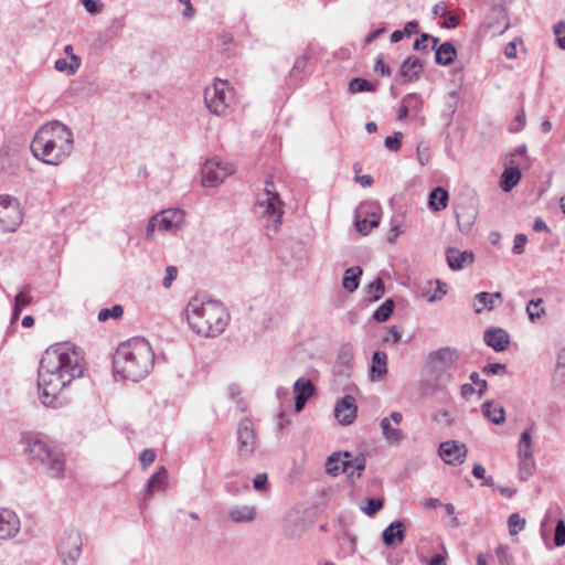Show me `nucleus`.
<instances>
[{
    "label": "nucleus",
    "mask_w": 565,
    "mask_h": 565,
    "mask_svg": "<svg viewBox=\"0 0 565 565\" xmlns=\"http://www.w3.org/2000/svg\"><path fill=\"white\" fill-rule=\"evenodd\" d=\"M84 358L71 343H56L47 348L40 361L38 386L45 406H56L58 394L74 379L83 375Z\"/></svg>",
    "instance_id": "f257e3e1"
},
{
    "label": "nucleus",
    "mask_w": 565,
    "mask_h": 565,
    "mask_svg": "<svg viewBox=\"0 0 565 565\" xmlns=\"http://www.w3.org/2000/svg\"><path fill=\"white\" fill-rule=\"evenodd\" d=\"M74 149L72 129L60 120L43 124L35 132L30 150L42 162L58 166L67 159Z\"/></svg>",
    "instance_id": "f03ea898"
},
{
    "label": "nucleus",
    "mask_w": 565,
    "mask_h": 565,
    "mask_svg": "<svg viewBox=\"0 0 565 565\" xmlns=\"http://www.w3.org/2000/svg\"><path fill=\"white\" fill-rule=\"evenodd\" d=\"M153 363L152 348L145 338H132L119 344L113 358L114 372L134 382L146 377Z\"/></svg>",
    "instance_id": "7ed1b4c3"
},
{
    "label": "nucleus",
    "mask_w": 565,
    "mask_h": 565,
    "mask_svg": "<svg viewBox=\"0 0 565 565\" xmlns=\"http://www.w3.org/2000/svg\"><path fill=\"white\" fill-rule=\"evenodd\" d=\"M186 319L194 332L214 338L225 330L230 315L222 302L195 297L186 305Z\"/></svg>",
    "instance_id": "20e7f679"
},
{
    "label": "nucleus",
    "mask_w": 565,
    "mask_h": 565,
    "mask_svg": "<svg viewBox=\"0 0 565 565\" xmlns=\"http://www.w3.org/2000/svg\"><path fill=\"white\" fill-rule=\"evenodd\" d=\"M282 206L284 202L275 190L274 183L266 181L264 191L258 195L254 209L260 215L266 235L269 237L280 230L284 215Z\"/></svg>",
    "instance_id": "39448f33"
},
{
    "label": "nucleus",
    "mask_w": 565,
    "mask_h": 565,
    "mask_svg": "<svg viewBox=\"0 0 565 565\" xmlns=\"http://www.w3.org/2000/svg\"><path fill=\"white\" fill-rule=\"evenodd\" d=\"M25 450L30 460L40 465L50 478L64 477L65 456L56 447L39 437H31Z\"/></svg>",
    "instance_id": "423d86ee"
},
{
    "label": "nucleus",
    "mask_w": 565,
    "mask_h": 565,
    "mask_svg": "<svg viewBox=\"0 0 565 565\" xmlns=\"http://www.w3.org/2000/svg\"><path fill=\"white\" fill-rule=\"evenodd\" d=\"M458 360L459 354L456 349L444 347L428 354L427 367L437 380L451 381Z\"/></svg>",
    "instance_id": "0eeeda50"
},
{
    "label": "nucleus",
    "mask_w": 565,
    "mask_h": 565,
    "mask_svg": "<svg viewBox=\"0 0 565 565\" xmlns=\"http://www.w3.org/2000/svg\"><path fill=\"white\" fill-rule=\"evenodd\" d=\"M233 100L227 81L216 79L204 89V103L210 113L225 116Z\"/></svg>",
    "instance_id": "6e6552de"
},
{
    "label": "nucleus",
    "mask_w": 565,
    "mask_h": 565,
    "mask_svg": "<svg viewBox=\"0 0 565 565\" xmlns=\"http://www.w3.org/2000/svg\"><path fill=\"white\" fill-rule=\"evenodd\" d=\"M349 468H354L358 470V477L361 476V472L365 469V457L363 454H360L353 457L349 451L344 452H334L332 454L327 462L326 470L328 473L332 476H338L340 473H347L349 478L353 477V472H349Z\"/></svg>",
    "instance_id": "1a4fd4ad"
},
{
    "label": "nucleus",
    "mask_w": 565,
    "mask_h": 565,
    "mask_svg": "<svg viewBox=\"0 0 565 565\" xmlns=\"http://www.w3.org/2000/svg\"><path fill=\"white\" fill-rule=\"evenodd\" d=\"M184 223V212L180 209L164 210L152 216L147 225V238H151L156 228L161 232H175Z\"/></svg>",
    "instance_id": "9d476101"
},
{
    "label": "nucleus",
    "mask_w": 565,
    "mask_h": 565,
    "mask_svg": "<svg viewBox=\"0 0 565 565\" xmlns=\"http://www.w3.org/2000/svg\"><path fill=\"white\" fill-rule=\"evenodd\" d=\"M82 537L75 529L65 530L58 539L57 553L63 565H76L82 554Z\"/></svg>",
    "instance_id": "9b49d317"
},
{
    "label": "nucleus",
    "mask_w": 565,
    "mask_h": 565,
    "mask_svg": "<svg viewBox=\"0 0 565 565\" xmlns=\"http://www.w3.org/2000/svg\"><path fill=\"white\" fill-rule=\"evenodd\" d=\"M19 201L10 195H0V230L14 232L22 222Z\"/></svg>",
    "instance_id": "f8f14e48"
},
{
    "label": "nucleus",
    "mask_w": 565,
    "mask_h": 565,
    "mask_svg": "<svg viewBox=\"0 0 565 565\" xmlns=\"http://www.w3.org/2000/svg\"><path fill=\"white\" fill-rule=\"evenodd\" d=\"M232 173L227 163L210 159L206 160L201 169L202 184L206 188H213Z\"/></svg>",
    "instance_id": "ddd939ff"
},
{
    "label": "nucleus",
    "mask_w": 565,
    "mask_h": 565,
    "mask_svg": "<svg viewBox=\"0 0 565 565\" xmlns=\"http://www.w3.org/2000/svg\"><path fill=\"white\" fill-rule=\"evenodd\" d=\"M468 449L457 440H447L439 445V456L447 465H460L465 461Z\"/></svg>",
    "instance_id": "4468645a"
},
{
    "label": "nucleus",
    "mask_w": 565,
    "mask_h": 565,
    "mask_svg": "<svg viewBox=\"0 0 565 565\" xmlns=\"http://www.w3.org/2000/svg\"><path fill=\"white\" fill-rule=\"evenodd\" d=\"M21 522L18 514L8 508H0V541H8L18 535Z\"/></svg>",
    "instance_id": "2eb2a0df"
},
{
    "label": "nucleus",
    "mask_w": 565,
    "mask_h": 565,
    "mask_svg": "<svg viewBox=\"0 0 565 565\" xmlns=\"http://www.w3.org/2000/svg\"><path fill=\"white\" fill-rule=\"evenodd\" d=\"M358 407L355 398L351 395H344L335 404L334 416L341 425H350L356 417Z\"/></svg>",
    "instance_id": "dca6fc26"
},
{
    "label": "nucleus",
    "mask_w": 565,
    "mask_h": 565,
    "mask_svg": "<svg viewBox=\"0 0 565 565\" xmlns=\"http://www.w3.org/2000/svg\"><path fill=\"white\" fill-rule=\"evenodd\" d=\"M295 411L301 412L315 394V385L309 379L299 377L294 384Z\"/></svg>",
    "instance_id": "f3484780"
},
{
    "label": "nucleus",
    "mask_w": 565,
    "mask_h": 565,
    "mask_svg": "<svg viewBox=\"0 0 565 565\" xmlns=\"http://www.w3.org/2000/svg\"><path fill=\"white\" fill-rule=\"evenodd\" d=\"M167 482H168V471L162 466L147 481L143 498L141 499V501L139 503L140 508L142 509L147 504V501L151 498V495L156 491H164L167 488Z\"/></svg>",
    "instance_id": "a211bd4d"
},
{
    "label": "nucleus",
    "mask_w": 565,
    "mask_h": 565,
    "mask_svg": "<svg viewBox=\"0 0 565 565\" xmlns=\"http://www.w3.org/2000/svg\"><path fill=\"white\" fill-rule=\"evenodd\" d=\"M380 224V216L376 211H366L364 206H360L355 212L354 225L362 235L369 234Z\"/></svg>",
    "instance_id": "6ab92c4d"
},
{
    "label": "nucleus",
    "mask_w": 565,
    "mask_h": 565,
    "mask_svg": "<svg viewBox=\"0 0 565 565\" xmlns=\"http://www.w3.org/2000/svg\"><path fill=\"white\" fill-rule=\"evenodd\" d=\"M406 536V529L404 521L396 520L392 522L382 533L383 543L391 548L401 545Z\"/></svg>",
    "instance_id": "aec40b11"
},
{
    "label": "nucleus",
    "mask_w": 565,
    "mask_h": 565,
    "mask_svg": "<svg viewBox=\"0 0 565 565\" xmlns=\"http://www.w3.org/2000/svg\"><path fill=\"white\" fill-rule=\"evenodd\" d=\"M486 344L497 352L504 351L510 344L509 333L502 328H491L484 331Z\"/></svg>",
    "instance_id": "412c9836"
},
{
    "label": "nucleus",
    "mask_w": 565,
    "mask_h": 565,
    "mask_svg": "<svg viewBox=\"0 0 565 565\" xmlns=\"http://www.w3.org/2000/svg\"><path fill=\"white\" fill-rule=\"evenodd\" d=\"M446 259L452 270H460L466 264L475 262V254L471 250H459L456 247H448L446 249Z\"/></svg>",
    "instance_id": "4be33fe9"
},
{
    "label": "nucleus",
    "mask_w": 565,
    "mask_h": 565,
    "mask_svg": "<svg viewBox=\"0 0 565 565\" xmlns=\"http://www.w3.org/2000/svg\"><path fill=\"white\" fill-rule=\"evenodd\" d=\"M423 68L424 64L420 58L415 55H411L401 64L398 75L404 78V82H413L419 78Z\"/></svg>",
    "instance_id": "5701e85b"
},
{
    "label": "nucleus",
    "mask_w": 565,
    "mask_h": 565,
    "mask_svg": "<svg viewBox=\"0 0 565 565\" xmlns=\"http://www.w3.org/2000/svg\"><path fill=\"white\" fill-rule=\"evenodd\" d=\"M32 300L31 287L29 285L23 286L14 297L11 323H14L20 318L21 311L31 305Z\"/></svg>",
    "instance_id": "b1692460"
},
{
    "label": "nucleus",
    "mask_w": 565,
    "mask_h": 565,
    "mask_svg": "<svg viewBox=\"0 0 565 565\" xmlns=\"http://www.w3.org/2000/svg\"><path fill=\"white\" fill-rule=\"evenodd\" d=\"M449 201V193L443 186L433 189L428 196V207L431 211L439 212L447 207Z\"/></svg>",
    "instance_id": "393cba45"
},
{
    "label": "nucleus",
    "mask_w": 565,
    "mask_h": 565,
    "mask_svg": "<svg viewBox=\"0 0 565 565\" xmlns=\"http://www.w3.org/2000/svg\"><path fill=\"white\" fill-rule=\"evenodd\" d=\"M456 57H457V49L449 41L441 43L436 49L435 61L439 65H444V66L450 65L455 61Z\"/></svg>",
    "instance_id": "a878e982"
},
{
    "label": "nucleus",
    "mask_w": 565,
    "mask_h": 565,
    "mask_svg": "<svg viewBox=\"0 0 565 565\" xmlns=\"http://www.w3.org/2000/svg\"><path fill=\"white\" fill-rule=\"evenodd\" d=\"M522 173L518 167H509L503 170L500 178V188L510 192L520 182Z\"/></svg>",
    "instance_id": "bb28decb"
},
{
    "label": "nucleus",
    "mask_w": 565,
    "mask_h": 565,
    "mask_svg": "<svg viewBox=\"0 0 565 565\" xmlns=\"http://www.w3.org/2000/svg\"><path fill=\"white\" fill-rule=\"evenodd\" d=\"M312 68L310 66V56L307 54H302L297 57L294 66L290 71V79L291 81H301L303 76L310 74Z\"/></svg>",
    "instance_id": "cd10ccee"
},
{
    "label": "nucleus",
    "mask_w": 565,
    "mask_h": 565,
    "mask_svg": "<svg viewBox=\"0 0 565 565\" xmlns=\"http://www.w3.org/2000/svg\"><path fill=\"white\" fill-rule=\"evenodd\" d=\"M380 426L385 440L390 445H398L403 440V431L398 428H393L388 417L382 418Z\"/></svg>",
    "instance_id": "c85d7f7f"
},
{
    "label": "nucleus",
    "mask_w": 565,
    "mask_h": 565,
    "mask_svg": "<svg viewBox=\"0 0 565 565\" xmlns=\"http://www.w3.org/2000/svg\"><path fill=\"white\" fill-rule=\"evenodd\" d=\"M362 268L360 266H353L344 271L342 279V286L349 292H353L359 288L360 277L362 275Z\"/></svg>",
    "instance_id": "c756f323"
},
{
    "label": "nucleus",
    "mask_w": 565,
    "mask_h": 565,
    "mask_svg": "<svg viewBox=\"0 0 565 565\" xmlns=\"http://www.w3.org/2000/svg\"><path fill=\"white\" fill-rule=\"evenodd\" d=\"M482 413L484 417L495 425H500L505 420L504 408L501 406L493 407V403L491 401L483 403Z\"/></svg>",
    "instance_id": "7c9ffc66"
},
{
    "label": "nucleus",
    "mask_w": 565,
    "mask_h": 565,
    "mask_svg": "<svg viewBox=\"0 0 565 565\" xmlns=\"http://www.w3.org/2000/svg\"><path fill=\"white\" fill-rule=\"evenodd\" d=\"M497 299L498 300L502 299V294L499 291L492 292V294L487 292V291H481V292L477 294L475 296V300L482 306L476 307L475 311L477 313H480L483 310V308H487L488 310H492Z\"/></svg>",
    "instance_id": "2f4dec72"
},
{
    "label": "nucleus",
    "mask_w": 565,
    "mask_h": 565,
    "mask_svg": "<svg viewBox=\"0 0 565 565\" xmlns=\"http://www.w3.org/2000/svg\"><path fill=\"white\" fill-rule=\"evenodd\" d=\"M387 372V354L383 351H375L372 356L371 374L380 377Z\"/></svg>",
    "instance_id": "473e14b6"
},
{
    "label": "nucleus",
    "mask_w": 565,
    "mask_h": 565,
    "mask_svg": "<svg viewBox=\"0 0 565 565\" xmlns=\"http://www.w3.org/2000/svg\"><path fill=\"white\" fill-rule=\"evenodd\" d=\"M82 60L78 55H72L71 61L66 58H57L55 61V70L67 75H74L81 67Z\"/></svg>",
    "instance_id": "72a5a7b5"
},
{
    "label": "nucleus",
    "mask_w": 565,
    "mask_h": 565,
    "mask_svg": "<svg viewBox=\"0 0 565 565\" xmlns=\"http://www.w3.org/2000/svg\"><path fill=\"white\" fill-rule=\"evenodd\" d=\"M376 89L377 84H373L370 81L362 77H354L349 83V92L351 94L375 92Z\"/></svg>",
    "instance_id": "f704fd0d"
},
{
    "label": "nucleus",
    "mask_w": 565,
    "mask_h": 565,
    "mask_svg": "<svg viewBox=\"0 0 565 565\" xmlns=\"http://www.w3.org/2000/svg\"><path fill=\"white\" fill-rule=\"evenodd\" d=\"M395 308L393 299H386L374 312L372 318L377 322H385L390 319Z\"/></svg>",
    "instance_id": "c9c22d12"
},
{
    "label": "nucleus",
    "mask_w": 565,
    "mask_h": 565,
    "mask_svg": "<svg viewBox=\"0 0 565 565\" xmlns=\"http://www.w3.org/2000/svg\"><path fill=\"white\" fill-rule=\"evenodd\" d=\"M519 459L533 458L532 451V436L529 430L521 434L519 440Z\"/></svg>",
    "instance_id": "e433bc0d"
},
{
    "label": "nucleus",
    "mask_w": 565,
    "mask_h": 565,
    "mask_svg": "<svg viewBox=\"0 0 565 565\" xmlns=\"http://www.w3.org/2000/svg\"><path fill=\"white\" fill-rule=\"evenodd\" d=\"M415 100L416 105H423V100L420 96L416 93L407 94L403 97L402 105L397 110V119L403 120L407 117L409 111V106H412V102Z\"/></svg>",
    "instance_id": "4c0bfd02"
},
{
    "label": "nucleus",
    "mask_w": 565,
    "mask_h": 565,
    "mask_svg": "<svg viewBox=\"0 0 565 565\" xmlns=\"http://www.w3.org/2000/svg\"><path fill=\"white\" fill-rule=\"evenodd\" d=\"M417 28H418L417 20L408 21L402 30L393 31V33L391 34V42L397 43L404 38H409L412 34L417 32Z\"/></svg>",
    "instance_id": "58836bf2"
},
{
    "label": "nucleus",
    "mask_w": 565,
    "mask_h": 565,
    "mask_svg": "<svg viewBox=\"0 0 565 565\" xmlns=\"http://www.w3.org/2000/svg\"><path fill=\"white\" fill-rule=\"evenodd\" d=\"M366 297L370 301H377L384 295V282L376 278L365 288Z\"/></svg>",
    "instance_id": "ea45409f"
},
{
    "label": "nucleus",
    "mask_w": 565,
    "mask_h": 565,
    "mask_svg": "<svg viewBox=\"0 0 565 565\" xmlns=\"http://www.w3.org/2000/svg\"><path fill=\"white\" fill-rule=\"evenodd\" d=\"M364 502L365 504L361 505V511L367 516H374L384 505L382 498H365Z\"/></svg>",
    "instance_id": "a19ab883"
},
{
    "label": "nucleus",
    "mask_w": 565,
    "mask_h": 565,
    "mask_svg": "<svg viewBox=\"0 0 565 565\" xmlns=\"http://www.w3.org/2000/svg\"><path fill=\"white\" fill-rule=\"evenodd\" d=\"M253 488L258 491L262 495L268 497L270 492V484L268 482L267 473H258L253 479Z\"/></svg>",
    "instance_id": "79ce46f5"
},
{
    "label": "nucleus",
    "mask_w": 565,
    "mask_h": 565,
    "mask_svg": "<svg viewBox=\"0 0 565 565\" xmlns=\"http://www.w3.org/2000/svg\"><path fill=\"white\" fill-rule=\"evenodd\" d=\"M543 300L542 299H532L526 305V312L529 316V319L534 322L537 319H540L543 315H545L544 308L541 307Z\"/></svg>",
    "instance_id": "37998d69"
},
{
    "label": "nucleus",
    "mask_w": 565,
    "mask_h": 565,
    "mask_svg": "<svg viewBox=\"0 0 565 565\" xmlns=\"http://www.w3.org/2000/svg\"><path fill=\"white\" fill-rule=\"evenodd\" d=\"M403 232V217L398 215L393 216L391 220V228L386 237L387 243H394Z\"/></svg>",
    "instance_id": "c03bdc74"
},
{
    "label": "nucleus",
    "mask_w": 565,
    "mask_h": 565,
    "mask_svg": "<svg viewBox=\"0 0 565 565\" xmlns=\"http://www.w3.org/2000/svg\"><path fill=\"white\" fill-rule=\"evenodd\" d=\"M526 521L521 518L518 512L512 513L508 518V527L510 535H516L520 531L525 527Z\"/></svg>",
    "instance_id": "a18cd8bd"
},
{
    "label": "nucleus",
    "mask_w": 565,
    "mask_h": 565,
    "mask_svg": "<svg viewBox=\"0 0 565 565\" xmlns=\"http://www.w3.org/2000/svg\"><path fill=\"white\" fill-rule=\"evenodd\" d=\"M534 467H535V463H534L533 458L520 459V462H519L520 479L523 481L527 480L532 476Z\"/></svg>",
    "instance_id": "49530a36"
},
{
    "label": "nucleus",
    "mask_w": 565,
    "mask_h": 565,
    "mask_svg": "<svg viewBox=\"0 0 565 565\" xmlns=\"http://www.w3.org/2000/svg\"><path fill=\"white\" fill-rule=\"evenodd\" d=\"M495 555L498 557L500 565H515L514 558L510 553V548L508 545H499L495 548Z\"/></svg>",
    "instance_id": "de8ad7c7"
},
{
    "label": "nucleus",
    "mask_w": 565,
    "mask_h": 565,
    "mask_svg": "<svg viewBox=\"0 0 565 565\" xmlns=\"http://www.w3.org/2000/svg\"><path fill=\"white\" fill-rule=\"evenodd\" d=\"M124 309L120 305H115L111 308H104L98 312V320L104 322L109 318L117 319L121 317Z\"/></svg>",
    "instance_id": "09e8293b"
},
{
    "label": "nucleus",
    "mask_w": 565,
    "mask_h": 565,
    "mask_svg": "<svg viewBox=\"0 0 565 565\" xmlns=\"http://www.w3.org/2000/svg\"><path fill=\"white\" fill-rule=\"evenodd\" d=\"M227 391L230 398L236 403V411L245 412V403L244 399L241 397L242 391L238 388V386L235 384H231Z\"/></svg>",
    "instance_id": "8fccbe9b"
},
{
    "label": "nucleus",
    "mask_w": 565,
    "mask_h": 565,
    "mask_svg": "<svg viewBox=\"0 0 565 565\" xmlns=\"http://www.w3.org/2000/svg\"><path fill=\"white\" fill-rule=\"evenodd\" d=\"M403 134L401 131L394 132L393 136H387L384 140L385 147L390 151H398L402 147Z\"/></svg>",
    "instance_id": "3c124183"
},
{
    "label": "nucleus",
    "mask_w": 565,
    "mask_h": 565,
    "mask_svg": "<svg viewBox=\"0 0 565 565\" xmlns=\"http://www.w3.org/2000/svg\"><path fill=\"white\" fill-rule=\"evenodd\" d=\"M554 544L557 547H562L565 545V522H564V520H558L555 525Z\"/></svg>",
    "instance_id": "603ef678"
},
{
    "label": "nucleus",
    "mask_w": 565,
    "mask_h": 565,
    "mask_svg": "<svg viewBox=\"0 0 565 565\" xmlns=\"http://www.w3.org/2000/svg\"><path fill=\"white\" fill-rule=\"evenodd\" d=\"M469 379L471 380L472 385L473 386L476 385L478 387L477 393H478L479 397H482L486 394L487 388H488L487 381L480 379L478 372H472L470 374Z\"/></svg>",
    "instance_id": "864d4df0"
},
{
    "label": "nucleus",
    "mask_w": 565,
    "mask_h": 565,
    "mask_svg": "<svg viewBox=\"0 0 565 565\" xmlns=\"http://www.w3.org/2000/svg\"><path fill=\"white\" fill-rule=\"evenodd\" d=\"M487 375H499L507 373V365L502 363H490L482 369Z\"/></svg>",
    "instance_id": "5fc2aeb1"
},
{
    "label": "nucleus",
    "mask_w": 565,
    "mask_h": 565,
    "mask_svg": "<svg viewBox=\"0 0 565 565\" xmlns=\"http://www.w3.org/2000/svg\"><path fill=\"white\" fill-rule=\"evenodd\" d=\"M527 242V236L525 234H516L514 236V241H513V247H512V252L513 254L515 255H520L524 252V246Z\"/></svg>",
    "instance_id": "6e6d98bb"
},
{
    "label": "nucleus",
    "mask_w": 565,
    "mask_h": 565,
    "mask_svg": "<svg viewBox=\"0 0 565 565\" xmlns=\"http://www.w3.org/2000/svg\"><path fill=\"white\" fill-rule=\"evenodd\" d=\"M227 515L230 520L236 523L245 522L247 520V514L245 510L239 508L230 509Z\"/></svg>",
    "instance_id": "4d7b16f0"
},
{
    "label": "nucleus",
    "mask_w": 565,
    "mask_h": 565,
    "mask_svg": "<svg viewBox=\"0 0 565 565\" xmlns=\"http://www.w3.org/2000/svg\"><path fill=\"white\" fill-rule=\"evenodd\" d=\"M178 276V268L175 266H168L166 268V276L162 279V286L164 288H170L173 280Z\"/></svg>",
    "instance_id": "13d9d810"
},
{
    "label": "nucleus",
    "mask_w": 565,
    "mask_h": 565,
    "mask_svg": "<svg viewBox=\"0 0 565 565\" xmlns=\"http://www.w3.org/2000/svg\"><path fill=\"white\" fill-rule=\"evenodd\" d=\"M430 38H431L430 34L422 33L420 38L415 40V42L413 43V50L422 51V52H428V44H427V42L429 41Z\"/></svg>",
    "instance_id": "bf43d9fd"
},
{
    "label": "nucleus",
    "mask_w": 565,
    "mask_h": 565,
    "mask_svg": "<svg viewBox=\"0 0 565 565\" xmlns=\"http://www.w3.org/2000/svg\"><path fill=\"white\" fill-rule=\"evenodd\" d=\"M220 40L222 41V52L230 56L235 46L233 38L230 34H223Z\"/></svg>",
    "instance_id": "052dcab7"
},
{
    "label": "nucleus",
    "mask_w": 565,
    "mask_h": 565,
    "mask_svg": "<svg viewBox=\"0 0 565 565\" xmlns=\"http://www.w3.org/2000/svg\"><path fill=\"white\" fill-rule=\"evenodd\" d=\"M85 10L90 14H96L102 11L103 3L99 0H81Z\"/></svg>",
    "instance_id": "680f3d73"
},
{
    "label": "nucleus",
    "mask_w": 565,
    "mask_h": 565,
    "mask_svg": "<svg viewBox=\"0 0 565 565\" xmlns=\"http://www.w3.org/2000/svg\"><path fill=\"white\" fill-rule=\"evenodd\" d=\"M139 460L143 468H147L149 465H151L156 460V452L152 449H143L141 454L139 455Z\"/></svg>",
    "instance_id": "e2e57ef3"
},
{
    "label": "nucleus",
    "mask_w": 565,
    "mask_h": 565,
    "mask_svg": "<svg viewBox=\"0 0 565 565\" xmlns=\"http://www.w3.org/2000/svg\"><path fill=\"white\" fill-rule=\"evenodd\" d=\"M443 18H445L443 26L446 29H454L460 23L459 17L452 12L447 11V14H445Z\"/></svg>",
    "instance_id": "0e129e2a"
},
{
    "label": "nucleus",
    "mask_w": 565,
    "mask_h": 565,
    "mask_svg": "<svg viewBox=\"0 0 565 565\" xmlns=\"http://www.w3.org/2000/svg\"><path fill=\"white\" fill-rule=\"evenodd\" d=\"M436 282L437 288L435 292L428 298V301L430 302L440 300L447 294L446 284L440 280H436Z\"/></svg>",
    "instance_id": "69168bd1"
},
{
    "label": "nucleus",
    "mask_w": 565,
    "mask_h": 565,
    "mask_svg": "<svg viewBox=\"0 0 565 565\" xmlns=\"http://www.w3.org/2000/svg\"><path fill=\"white\" fill-rule=\"evenodd\" d=\"M374 72H376L381 76H390L391 75V68L387 64H385V62L383 61L382 57H379L375 61Z\"/></svg>",
    "instance_id": "338daca9"
},
{
    "label": "nucleus",
    "mask_w": 565,
    "mask_h": 565,
    "mask_svg": "<svg viewBox=\"0 0 565 565\" xmlns=\"http://www.w3.org/2000/svg\"><path fill=\"white\" fill-rule=\"evenodd\" d=\"M556 371L565 376V347L557 354Z\"/></svg>",
    "instance_id": "774afa93"
}]
</instances>
